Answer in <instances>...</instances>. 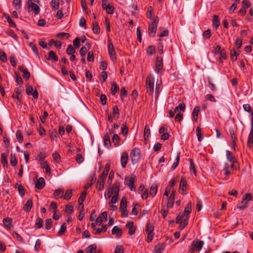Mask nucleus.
Masks as SVG:
<instances>
[{
	"label": "nucleus",
	"mask_w": 253,
	"mask_h": 253,
	"mask_svg": "<svg viewBox=\"0 0 253 253\" xmlns=\"http://www.w3.org/2000/svg\"><path fill=\"white\" fill-rule=\"evenodd\" d=\"M110 168V165L107 164L105 166L104 170L102 172L101 175L99 177L96 183V188L98 190H102L104 186L105 181L108 175Z\"/></svg>",
	"instance_id": "obj_1"
},
{
	"label": "nucleus",
	"mask_w": 253,
	"mask_h": 253,
	"mask_svg": "<svg viewBox=\"0 0 253 253\" xmlns=\"http://www.w3.org/2000/svg\"><path fill=\"white\" fill-rule=\"evenodd\" d=\"M154 78L151 74L147 76L146 80V87L147 92H149L151 94H152L154 92Z\"/></svg>",
	"instance_id": "obj_2"
},
{
	"label": "nucleus",
	"mask_w": 253,
	"mask_h": 253,
	"mask_svg": "<svg viewBox=\"0 0 253 253\" xmlns=\"http://www.w3.org/2000/svg\"><path fill=\"white\" fill-rule=\"evenodd\" d=\"M226 155L227 160L231 163V168L233 169H236L238 167V163L234 155L229 150L226 151Z\"/></svg>",
	"instance_id": "obj_3"
},
{
	"label": "nucleus",
	"mask_w": 253,
	"mask_h": 253,
	"mask_svg": "<svg viewBox=\"0 0 253 253\" xmlns=\"http://www.w3.org/2000/svg\"><path fill=\"white\" fill-rule=\"evenodd\" d=\"M154 226L152 223L149 222L147 223L146 232L147 234V237L146 239V241L148 243H150L152 241L154 237Z\"/></svg>",
	"instance_id": "obj_4"
},
{
	"label": "nucleus",
	"mask_w": 253,
	"mask_h": 253,
	"mask_svg": "<svg viewBox=\"0 0 253 253\" xmlns=\"http://www.w3.org/2000/svg\"><path fill=\"white\" fill-rule=\"evenodd\" d=\"M140 150L137 148H134L130 152V157L132 163L135 164L138 162L140 158Z\"/></svg>",
	"instance_id": "obj_5"
},
{
	"label": "nucleus",
	"mask_w": 253,
	"mask_h": 253,
	"mask_svg": "<svg viewBox=\"0 0 253 253\" xmlns=\"http://www.w3.org/2000/svg\"><path fill=\"white\" fill-rule=\"evenodd\" d=\"M108 50L111 60L113 61H115L117 59L116 52L113 44L110 39L108 40Z\"/></svg>",
	"instance_id": "obj_6"
},
{
	"label": "nucleus",
	"mask_w": 253,
	"mask_h": 253,
	"mask_svg": "<svg viewBox=\"0 0 253 253\" xmlns=\"http://www.w3.org/2000/svg\"><path fill=\"white\" fill-rule=\"evenodd\" d=\"M136 180L135 176L127 177L125 178V183L127 185L131 191L135 190L134 183Z\"/></svg>",
	"instance_id": "obj_7"
},
{
	"label": "nucleus",
	"mask_w": 253,
	"mask_h": 253,
	"mask_svg": "<svg viewBox=\"0 0 253 253\" xmlns=\"http://www.w3.org/2000/svg\"><path fill=\"white\" fill-rule=\"evenodd\" d=\"M158 20L155 19L153 22L149 25L148 32L149 35L154 37L155 36L157 25H158Z\"/></svg>",
	"instance_id": "obj_8"
},
{
	"label": "nucleus",
	"mask_w": 253,
	"mask_h": 253,
	"mask_svg": "<svg viewBox=\"0 0 253 253\" xmlns=\"http://www.w3.org/2000/svg\"><path fill=\"white\" fill-rule=\"evenodd\" d=\"M28 9L30 11H33L35 14L39 13L40 9L39 6L35 3H34L32 0L28 1Z\"/></svg>",
	"instance_id": "obj_9"
},
{
	"label": "nucleus",
	"mask_w": 253,
	"mask_h": 253,
	"mask_svg": "<svg viewBox=\"0 0 253 253\" xmlns=\"http://www.w3.org/2000/svg\"><path fill=\"white\" fill-rule=\"evenodd\" d=\"M174 198H175V191L173 190H171V192L170 194V196L169 198H166V207L168 208H172L173 206V204L174 202Z\"/></svg>",
	"instance_id": "obj_10"
},
{
	"label": "nucleus",
	"mask_w": 253,
	"mask_h": 253,
	"mask_svg": "<svg viewBox=\"0 0 253 253\" xmlns=\"http://www.w3.org/2000/svg\"><path fill=\"white\" fill-rule=\"evenodd\" d=\"M204 244V242L203 241L194 240L192 242L191 247H193V250L200 251L202 249Z\"/></svg>",
	"instance_id": "obj_11"
},
{
	"label": "nucleus",
	"mask_w": 253,
	"mask_h": 253,
	"mask_svg": "<svg viewBox=\"0 0 253 253\" xmlns=\"http://www.w3.org/2000/svg\"><path fill=\"white\" fill-rule=\"evenodd\" d=\"M252 200V196L250 193H246L244 198L243 199L242 201L241 202V206L240 207V209L244 210L247 208V205L248 204V202Z\"/></svg>",
	"instance_id": "obj_12"
},
{
	"label": "nucleus",
	"mask_w": 253,
	"mask_h": 253,
	"mask_svg": "<svg viewBox=\"0 0 253 253\" xmlns=\"http://www.w3.org/2000/svg\"><path fill=\"white\" fill-rule=\"evenodd\" d=\"M163 68V62L162 57L158 56L156 60V67L155 71L159 73Z\"/></svg>",
	"instance_id": "obj_13"
},
{
	"label": "nucleus",
	"mask_w": 253,
	"mask_h": 253,
	"mask_svg": "<svg viewBox=\"0 0 253 253\" xmlns=\"http://www.w3.org/2000/svg\"><path fill=\"white\" fill-rule=\"evenodd\" d=\"M12 219L10 217H6L3 219V226L7 230H10L12 227Z\"/></svg>",
	"instance_id": "obj_14"
},
{
	"label": "nucleus",
	"mask_w": 253,
	"mask_h": 253,
	"mask_svg": "<svg viewBox=\"0 0 253 253\" xmlns=\"http://www.w3.org/2000/svg\"><path fill=\"white\" fill-rule=\"evenodd\" d=\"M187 188V183L186 179L182 177L180 181L179 190H181V194H185V191Z\"/></svg>",
	"instance_id": "obj_15"
},
{
	"label": "nucleus",
	"mask_w": 253,
	"mask_h": 253,
	"mask_svg": "<svg viewBox=\"0 0 253 253\" xmlns=\"http://www.w3.org/2000/svg\"><path fill=\"white\" fill-rule=\"evenodd\" d=\"M111 192L113 195H119L120 190V183L116 182L114 183L112 188H109Z\"/></svg>",
	"instance_id": "obj_16"
},
{
	"label": "nucleus",
	"mask_w": 253,
	"mask_h": 253,
	"mask_svg": "<svg viewBox=\"0 0 253 253\" xmlns=\"http://www.w3.org/2000/svg\"><path fill=\"white\" fill-rule=\"evenodd\" d=\"M18 69L20 71H21L22 72H23V78L26 80H29V79L30 77V73L28 71V69L26 68L23 67V66H19Z\"/></svg>",
	"instance_id": "obj_17"
},
{
	"label": "nucleus",
	"mask_w": 253,
	"mask_h": 253,
	"mask_svg": "<svg viewBox=\"0 0 253 253\" xmlns=\"http://www.w3.org/2000/svg\"><path fill=\"white\" fill-rule=\"evenodd\" d=\"M165 248V244L159 243L157 244L154 249V253H162Z\"/></svg>",
	"instance_id": "obj_18"
},
{
	"label": "nucleus",
	"mask_w": 253,
	"mask_h": 253,
	"mask_svg": "<svg viewBox=\"0 0 253 253\" xmlns=\"http://www.w3.org/2000/svg\"><path fill=\"white\" fill-rule=\"evenodd\" d=\"M128 159V154L126 152H124L121 158V165L123 168H125L127 163Z\"/></svg>",
	"instance_id": "obj_19"
},
{
	"label": "nucleus",
	"mask_w": 253,
	"mask_h": 253,
	"mask_svg": "<svg viewBox=\"0 0 253 253\" xmlns=\"http://www.w3.org/2000/svg\"><path fill=\"white\" fill-rule=\"evenodd\" d=\"M126 226L128 229V234L130 235H132L134 234L136 228L133 226V223L132 221L128 222Z\"/></svg>",
	"instance_id": "obj_20"
},
{
	"label": "nucleus",
	"mask_w": 253,
	"mask_h": 253,
	"mask_svg": "<svg viewBox=\"0 0 253 253\" xmlns=\"http://www.w3.org/2000/svg\"><path fill=\"white\" fill-rule=\"evenodd\" d=\"M45 183L43 178L40 177L37 181L35 185V187L39 189H41L45 186Z\"/></svg>",
	"instance_id": "obj_21"
},
{
	"label": "nucleus",
	"mask_w": 253,
	"mask_h": 253,
	"mask_svg": "<svg viewBox=\"0 0 253 253\" xmlns=\"http://www.w3.org/2000/svg\"><path fill=\"white\" fill-rule=\"evenodd\" d=\"M112 234L116 235L119 238L122 234V229L119 226H115L112 229Z\"/></svg>",
	"instance_id": "obj_22"
},
{
	"label": "nucleus",
	"mask_w": 253,
	"mask_h": 253,
	"mask_svg": "<svg viewBox=\"0 0 253 253\" xmlns=\"http://www.w3.org/2000/svg\"><path fill=\"white\" fill-rule=\"evenodd\" d=\"M104 145L109 148L111 146V142L110 141V134L109 133H106L104 137Z\"/></svg>",
	"instance_id": "obj_23"
},
{
	"label": "nucleus",
	"mask_w": 253,
	"mask_h": 253,
	"mask_svg": "<svg viewBox=\"0 0 253 253\" xmlns=\"http://www.w3.org/2000/svg\"><path fill=\"white\" fill-rule=\"evenodd\" d=\"M33 207V201L31 199H29L23 207V210L26 212H29Z\"/></svg>",
	"instance_id": "obj_24"
},
{
	"label": "nucleus",
	"mask_w": 253,
	"mask_h": 253,
	"mask_svg": "<svg viewBox=\"0 0 253 253\" xmlns=\"http://www.w3.org/2000/svg\"><path fill=\"white\" fill-rule=\"evenodd\" d=\"M63 194H64V191L61 189H59L56 190L54 193V197L56 199H58L59 198H63Z\"/></svg>",
	"instance_id": "obj_25"
},
{
	"label": "nucleus",
	"mask_w": 253,
	"mask_h": 253,
	"mask_svg": "<svg viewBox=\"0 0 253 253\" xmlns=\"http://www.w3.org/2000/svg\"><path fill=\"white\" fill-rule=\"evenodd\" d=\"M200 111V108L199 106H196L192 112V117L194 121L197 122L198 120V116L199 112Z\"/></svg>",
	"instance_id": "obj_26"
},
{
	"label": "nucleus",
	"mask_w": 253,
	"mask_h": 253,
	"mask_svg": "<svg viewBox=\"0 0 253 253\" xmlns=\"http://www.w3.org/2000/svg\"><path fill=\"white\" fill-rule=\"evenodd\" d=\"M157 190L158 186L157 184L156 183L153 184L150 188V195L152 196V197H154L157 194Z\"/></svg>",
	"instance_id": "obj_27"
},
{
	"label": "nucleus",
	"mask_w": 253,
	"mask_h": 253,
	"mask_svg": "<svg viewBox=\"0 0 253 253\" xmlns=\"http://www.w3.org/2000/svg\"><path fill=\"white\" fill-rule=\"evenodd\" d=\"M120 138L117 134H114L112 137V143L114 144V146L117 147L120 145Z\"/></svg>",
	"instance_id": "obj_28"
},
{
	"label": "nucleus",
	"mask_w": 253,
	"mask_h": 253,
	"mask_svg": "<svg viewBox=\"0 0 253 253\" xmlns=\"http://www.w3.org/2000/svg\"><path fill=\"white\" fill-rule=\"evenodd\" d=\"M113 115L115 120H117L120 118V112L117 105L114 106L113 108Z\"/></svg>",
	"instance_id": "obj_29"
},
{
	"label": "nucleus",
	"mask_w": 253,
	"mask_h": 253,
	"mask_svg": "<svg viewBox=\"0 0 253 253\" xmlns=\"http://www.w3.org/2000/svg\"><path fill=\"white\" fill-rule=\"evenodd\" d=\"M14 92L16 94V95H15V94H13L12 95V97L16 98V99L19 101V102H20L22 99V96L21 95V89L19 87H16L15 88Z\"/></svg>",
	"instance_id": "obj_30"
},
{
	"label": "nucleus",
	"mask_w": 253,
	"mask_h": 253,
	"mask_svg": "<svg viewBox=\"0 0 253 253\" xmlns=\"http://www.w3.org/2000/svg\"><path fill=\"white\" fill-rule=\"evenodd\" d=\"M253 129L251 131L249 136L248 137V140L247 142V146L251 148L253 147Z\"/></svg>",
	"instance_id": "obj_31"
},
{
	"label": "nucleus",
	"mask_w": 253,
	"mask_h": 253,
	"mask_svg": "<svg viewBox=\"0 0 253 253\" xmlns=\"http://www.w3.org/2000/svg\"><path fill=\"white\" fill-rule=\"evenodd\" d=\"M47 59L51 60L54 62H56L58 61V58L55 52L51 50L48 53V57Z\"/></svg>",
	"instance_id": "obj_32"
},
{
	"label": "nucleus",
	"mask_w": 253,
	"mask_h": 253,
	"mask_svg": "<svg viewBox=\"0 0 253 253\" xmlns=\"http://www.w3.org/2000/svg\"><path fill=\"white\" fill-rule=\"evenodd\" d=\"M239 54H240L239 51H237L235 49H233V50H231L230 56H231V59L233 62H234L237 60V56L239 55Z\"/></svg>",
	"instance_id": "obj_33"
},
{
	"label": "nucleus",
	"mask_w": 253,
	"mask_h": 253,
	"mask_svg": "<svg viewBox=\"0 0 253 253\" xmlns=\"http://www.w3.org/2000/svg\"><path fill=\"white\" fill-rule=\"evenodd\" d=\"M119 90V86L116 82H113L111 88V93L112 95H115Z\"/></svg>",
	"instance_id": "obj_34"
},
{
	"label": "nucleus",
	"mask_w": 253,
	"mask_h": 253,
	"mask_svg": "<svg viewBox=\"0 0 253 253\" xmlns=\"http://www.w3.org/2000/svg\"><path fill=\"white\" fill-rule=\"evenodd\" d=\"M50 4L52 10H56L58 9L59 3L58 0H52Z\"/></svg>",
	"instance_id": "obj_35"
},
{
	"label": "nucleus",
	"mask_w": 253,
	"mask_h": 253,
	"mask_svg": "<svg viewBox=\"0 0 253 253\" xmlns=\"http://www.w3.org/2000/svg\"><path fill=\"white\" fill-rule=\"evenodd\" d=\"M229 135L231 138L234 145L236 144V137L235 135L234 130L233 127H230L229 129Z\"/></svg>",
	"instance_id": "obj_36"
},
{
	"label": "nucleus",
	"mask_w": 253,
	"mask_h": 253,
	"mask_svg": "<svg viewBox=\"0 0 253 253\" xmlns=\"http://www.w3.org/2000/svg\"><path fill=\"white\" fill-rule=\"evenodd\" d=\"M93 27L92 30L93 33L95 34H98L100 33V27L97 21L94 20L92 23Z\"/></svg>",
	"instance_id": "obj_37"
},
{
	"label": "nucleus",
	"mask_w": 253,
	"mask_h": 253,
	"mask_svg": "<svg viewBox=\"0 0 253 253\" xmlns=\"http://www.w3.org/2000/svg\"><path fill=\"white\" fill-rule=\"evenodd\" d=\"M86 197V193L84 191L81 195H80L79 199H78V204L80 206H81V207H82V205H83V202L85 200Z\"/></svg>",
	"instance_id": "obj_38"
},
{
	"label": "nucleus",
	"mask_w": 253,
	"mask_h": 253,
	"mask_svg": "<svg viewBox=\"0 0 253 253\" xmlns=\"http://www.w3.org/2000/svg\"><path fill=\"white\" fill-rule=\"evenodd\" d=\"M212 24L213 26L215 27L216 29H217L219 27L220 25V22L218 16L216 15H213Z\"/></svg>",
	"instance_id": "obj_39"
},
{
	"label": "nucleus",
	"mask_w": 253,
	"mask_h": 253,
	"mask_svg": "<svg viewBox=\"0 0 253 253\" xmlns=\"http://www.w3.org/2000/svg\"><path fill=\"white\" fill-rule=\"evenodd\" d=\"M107 229V226L106 225H103L101 228H97L95 229L94 233L95 234H99L102 232H106Z\"/></svg>",
	"instance_id": "obj_40"
},
{
	"label": "nucleus",
	"mask_w": 253,
	"mask_h": 253,
	"mask_svg": "<svg viewBox=\"0 0 253 253\" xmlns=\"http://www.w3.org/2000/svg\"><path fill=\"white\" fill-rule=\"evenodd\" d=\"M169 208L166 207L165 206H163L161 210V213L164 218H166L167 213L169 212Z\"/></svg>",
	"instance_id": "obj_41"
},
{
	"label": "nucleus",
	"mask_w": 253,
	"mask_h": 253,
	"mask_svg": "<svg viewBox=\"0 0 253 253\" xmlns=\"http://www.w3.org/2000/svg\"><path fill=\"white\" fill-rule=\"evenodd\" d=\"M46 157V155L44 152H40L36 158V160L39 162L43 161L44 159Z\"/></svg>",
	"instance_id": "obj_42"
},
{
	"label": "nucleus",
	"mask_w": 253,
	"mask_h": 253,
	"mask_svg": "<svg viewBox=\"0 0 253 253\" xmlns=\"http://www.w3.org/2000/svg\"><path fill=\"white\" fill-rule=\"evenodd\" d=\"M190 171L191 172H193L195 176H196V170L194 164V162L192 159L190 160Z\"/></svg>",
	"instance_id": "obj_43"
},
{
	"label": "nucleus",
	"mask_w": 253,
	"mask_h": 253,
	"mask_svg": "<svg viewBox=\"0 0 253 253\" xmlns=\"http://www.w3.org/2000/svg\"><path fill=\"white\" fill-rule=\"evenodd\" d=\"M72 195V190L68 189L67 191H66L65 194H63V198L66 200H69L71 198Z\"/></svg>",
	"instance_id": "obj_44"
},
{
	"label": "nucleus",
	"mask_w": 253,
	"mask_h": 253,
	"mask_svg": "<svg viewBox=\"0 0 253 253\" xmlns=\"http://www.w3.org/2000/svg\"><path fill=\"white\" fill-rule=\"evenodd\" d=\"M155 52V48L153 45H150L146 49V53L151 56Z\"/></svg>",
	"instance_id": "obj_45"
},
{
	"label": "nucleus",
	"mask_w": 253,
	"mask_h": 253,
	"mask_svg": "<svg viewBox=\"0 0 253 253\" xmlns=\"http://www.w3.org/2000/svg\"><path fill=\"white\" fill-rule=\"evenodd\" d=\"M192 211V210H191V204H188V205L185 207V209H184V212H182V213L185 215V216H188V214L191 212Z\"/></svg>",
	"instance_id": "obj_46"
},
{
	"label": "nucleus",
	"mask_w": 253,
	"mask_h": 253,
	"mask_svg": "<svg viewBox=\"0 0 253 253\" xmlns=\"http://www.w3.org/2000/svg\"><path fill=\"white\" fill-rule=\"evenodd\" d=\"M66 231V225L65 223L62 224L61 226L60 229L58 232V235H62Z\"/></svg>",
	"instance_id": "obj_47"
},
{
	"label": "nucleus",
	"mask_w": 253,
	"mask_h": 253,
	"mask_svg": "<svg viewBox=\"0 0 253 253\" xmlns=\"http://www.w3.org/2000/svg\"><path fill=\"white\" fill-rule=\"evenodd\" d=\"M150 134H151V132H150V128L147 126H145L144 130V136L145 139H146V138L149 137V136H150Z\"/></svg>",
	"instance_id": "obj_48"
},
{
	"label": "nucleus",
	"mask_w": 253,
	"mask_h": 253,
	"mask_svg": "<svg viewBox=\"0 0 253 253\" xmlns=\"http://www.w3.org/2000/svg\"><path fill=\"white\" fill-rule=\"evenodd\" d=\"M233 168H231V165L229 166L228 164H224V171L226 175H228L230 173V169Z\"/></svg>",
	"instance_id": "obj_49"
},
{
	"label": "nucleus",
	"mask_w": 253,
	"mask_h": 253,
	"mask_svg": "<svg viewBox=\"0 0 253 253\" xmlns=\"http://www.w3.org/2000/svg\"><path fill=\"white\" fill-rule=\"evenodd\" d=\"M178 180V177H175L171 179L169 184V185L167 187H169V189H171V188L173 187L174 185L176 183Z\"/></svg>",
	"instance_id": "obj_50"
},
{
	"label": "nucleus",
	"mask_w": 253,
	"mask_h": 253,
	"mask_svg": "<svg viewBox=\"0 0 253 253\" xmlns=\"http://www.w3.org/2000/svg\"><path fill=\"white\" fill-rule=\"evenodd\" d=\"M197 136L199 141L201 142L202 140V131L200 126H198L196 128Z\"/></svg>",
	"instance_id": "obj_51"
},
{
	"label": "nucleus",
	"mask_w": 253,
	"mask_h": 253,
	"mask_svg": "<svg viewBox=\"0 0 253 253\" xmlns=\"http://www.w3.org/2000/svg\"><path fill=\"white\" fill-rule=\"evenodd\" d=\"M16 139H17V141L19 143H21L23 141V137L19 130H18L16 131Z\"/></svg>",
	"instance_id": "obj_52"
},
{
	"label": "nucleus",
	"mask_w": 253,
	"mask_h": 253,
	"mask_svg": "<svg viewBox=\"0 0 253 253\" xmlns=\"http://www.w3.org/2000/svg\"><path fill=\"white\" fill-rule=\"evenodd\" d=\"M179 160H180L179 155L178 154L176 157L175 162L172 165V166H171L172 170H174L177 168V167L178 166V165L179 163Z\"/></svg>",
	"instance_id": "obj_53"
},
{
	"label": "nucleus",
	"mask_w": 253,
	"mask_h": 253,
	"mask_svg": "<svg viewBox=\"0 0 253 253\" xmlns=\"http://www.w3.org/2000/svg\"><path fill=\"white\" fill-rule=\"evenodd\" d=\"M96 246L95 244H92L90 245L87 248V251L89 253H94L96 252Z\"/></svg>",
	"instance_id": "obj_54"
},
{
	"label": "nucleus",
	"mask_w": 253,
	"mask_h": 253,
	"mask_svg": "<svg viewBox=\"0 0 253 253\" xmlns=\"http://www.w3.org/2000/svg\"><path fill=\"white\" fill-rule=\"evenodd\" d=\"M13 4L16 9H19L21 7V0H13Z\"/></svg>",
	"instance_id": "obj_55"
},
{
	"label": "nucleus",
	"mask_w": 253,
	"mask_h": 253,
	"mask_svg": "<svg viewBox=\"0 0 253 253\" xmlns=\"http://www.w3.org/2000/svg\"><path fill=\"white\" fill-rule=\"evenodd\" d=\"M127 202L125 197H123L121 201L120 209L126 208Z\"/></svg>",
	"instance_id": "obj_56"
},
{
	"label": "nucleus",
	"mask_w": 253,
	"mask_h": 253,
	"mask_svg": "<svg viewBox=\"0 0 253 253\" xmlns=\"http://www.w3.org/2000/svg\"><path fill=\"white\" fill-rule=\"evenodd\" d=\"M100 69L102 70V71H105L107 67V63L105 61H102L100 62L99 64Z\"/></svg>",
	"instance_id": "obj_57"
},
{
	"label": "nucleus",
	"mask_w": 253,
	"mask_h": 253,
	"mask_svg": "<svg viewBox=\"0 0 253 253\" xmlns=\"http://www.w3.org/2000/svg\"><path fill=\"white\" fill-rule=\"evenodd\" d=\"M66 213L71 214L73 212V206L72 205H67L65 207Z\"/></svg>",
	"instance_id": "obj_58"
},
{
	"label": "nucleus",
	"mask_w": 253,
	"mask_h": 253,
	"mask_svg": "<svg viewBox=\"0 0 253 253\" xmlns=\"http://www.w3.org/2000/svg\"><path fill=\"white\" fill-rule=\"evenodd\" d=\"M52 222L51 219H47L45 220V227L46 229L49 230L51 228V225H52Z\"/></svg>",
	"instance_id": "obj_59"
},
{
	"label": "nucleus",
	"mask_w": 253,
	"mask_h": 253,
	"mask_svg": "<svg viewBox=\"0 0 253 253\" xmlns=\"http://www.w3.org/2000/svg\"><path fill=\"white\" fill-rule=\"evenodd\" d=\"M7 155L4 153L1 154V163L3 164L4 167L5 165H7V161L6 159Z\"/></svg>",
	"instance_id": "obj_60"
},
{
	"label": "nucleus",
	"mask_w": 253,
	"mask_h": 253,
	"mask_svg": "<svg viewBox=\"0 0 253 253\" xmlns=\"http://www.w3.org/2000/svg\"><path fill=\"white\" fill-rule=\"evenodd\" d=\"M37 228L39 229L43 226V220L41 218H38L36 221Z\"/></svg>",
	"instance_id": "obj_61"
},
{
	"label": "nucleus",
	"mask_w": 253,
	"mask_h": 253,
	"mask_svg": "<svg viewBox=\"0 0 253 253\" xmlns=\"http://www.w3.org/2000/svg\"><path fill=\"white\" fill-rule=\"evenodd\" d=\"M66 52L68 54H73L75 52V49L74 48V47L72 46V45H68V47L67 49Z\"/></svg>",
	"instance_id": "obj_62"
},
{
	"label": "nucleus",
	"mask_w": 253,
	"mask_h": 253,
	"mask_svg": "<svg viewBox=\"0 0 253 253\" xmlns=\"http://www.w3.org/2000/svg\"><path fill=\"white\" fill-rule=\"evenodd\" d=\"M106 12L109 14H112L114 12V7L113 5H110L105 8Z\"/></svg>",
	"instance_id": "obj_63"
},
{
	"label": "nucleus",
	"mask_w": 253,
	"mask_h": 253,
	"mask_svg": "<svg viewBox=\"0 0 253 253\" xmlns=\"http://www.w3.org/2000/svg\"><path fill=\"white\" fill-rule=\"evenodd\" d=\"M124 248L122 245H118L115 249V253H123Z\"/></svg>",
	"instance_id": "obj_64"
}]
</instances>
